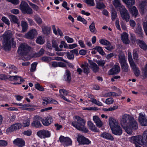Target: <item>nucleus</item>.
<instances>
[{"mask_svg":"<svg viewBox=\"0 0 147 147\" xmlns=\"http://www.w3.org/2000/svg\"><path fill=\"white\" fill-rule=\"evenodd\" d=\"M75 118L76 121H72L70 124L78 130L84 133H87L88 130L85 127V120L78 116H76Z\"/></svg>","mask_w":147,"mask_h":147,"instance_id":"f257e3e1","label":"nucleus"},{"mask_svg":"<svg viewBox=\"0 0 147 147\" xmlns=\"http://www.w3.org/2000/svg\"><path fill=\"white\" fill-rule=\"evenodd\" d=\"M138 127V124L137 121L135 120L133 117L129 118V121L128 123V124L126 127L125 130L126 132L129 134H131L132 130L137 129Z\"/></svg>","mask_w":147,"mask_h":147,"instance_id":"f03ea898","label":"nucleus"},{"mask_svg":"<svg viewBox=\"0 0 147 147\" xmlns=\"http://www.w3.org/2000/svg\"><path fill=\"white\" fill-rule=\"evenodd\" d=\"M123 1L125 3L127 7L129 8V10L131 12L132 15L135 17H137L138 14V9L135 6L131 7L132 5L134 4L135 0H123Z\"/></svg>","mask_w":147,"mask_h":147,"instance_id":"7ed1b4c3","label":"nucleus"},{"mask_svg":"<svg viewBox=\"0 0 147 147\" xmlns=\"http://www.w3.org/2000/svg\"><path fill=\"white\" fill-rule=\"evenodd\" d=\"M128 60L131 67L132 69L135 76L138 77L139 76L140 71L132 58L131 53L130 52L128 53Z\"/></svg>","mask_w":147,"mask_h":147,"instance_id":"20e7f679","label":"nucleus"},{"mask_svg":"<svg viewBox=\"0 0 147 147\" xmlns=\"http://www.w3.org/2000/svg\"><path fill=\"white\" fill-rule=\"evenodd\" d=\"M20 7L22 13L24 14L30 15L33 13L32 10L30 7L28 3L25 1L21 2Z\"/></svg>","mask_w":147,"mask_h":147,"instance_id":"39448f33","label":"nucleus"},{"mask_svg":"<svg viewBox=\"0 0 147 147\" xmlns=\"http://www.w3.org/2000/svg\"><path fill=\"white\" fill-rule=\"evenodd\" d=\"M30 49V47L28 45L22 44L18 47L17 52L20 56H23L28 53Z\"/></svg>","mask_w":147,"mask_h":147,"instance_id":"423d86ee","label":"nucleus"},{"mask_svg":"<svg viewBox=\"0 0 147 147\" xmlns=\"http://www.w3.org/2000/svg\"><path fill=\"white\" fill-rule=\"evenodd\" d=\"M42 118L38 115H36L33 118V121L31 123V126L35 128H40L42 127L40 121Z\"/></svg>","mask_w":147,"mask_h":147,"instance_id":"0eeeda50","label":"nucleus"},{"mask_svg":"<svg viewBox=\"0 0 147 147\" xmlns=\"http://www.w3.org/2000/svg\"><path fill=\"white\" fill-rule=\"evenodd\" d=\"M79 146L89 145L91 143V141L88 138L82 135H78L77 139Z\"/></svg>","mask_w":147,"mask_h":147,"instance_id":"6e6552de","label":"nucleus"},{"mask_svg":"<svg viewBox=\"0 0 147 147\" xmlns=\"http://www.w3.org/2000/svg\"><path fill=\"white\" fill-rule=\"evenodd\" d=\"M119 11L122 18L125 20L127 22H128L130 19V17L128 11L125 7L120 9Z\"/></svg>","mask_w":147,"mask_h":147,"instance_id":"1a4fd4ad","label":"nucleus"},{"mask_svg":"<svg viewBox=\"0 0 147 147\" xmlns=\"http://www.w3.org/2000/svg\"><path fill=\"white\" fill-rule=\"evenodd\" d=\"M37 135L40 138L45 139L50 137L51 134L48 130H40L36 133Z\"/></svg>","mask_w":147,"mask_h":147,"instance_id":"9d476101","label":"nucleus"},{"mask_svg":"<svg viewBox=\"0 0 147 147\" xmlns=\"http://www.w3.org/2000/svg\"><path fill=\"white\" fill-rule=\"evenodd\" d=\"M22 125L20 123H16L11 125L8 128L6 131L7 133H11L20 129L22 127Z\"/></svg>","mask_w":147,"mask_h":147,"instance_id":"9b49d317","label":"nucleus"},{"mask_svg":"<svg viewBox=\"0 0 147 147\" xmlns=\"http://www.w3.org/2000/svg\"><path fill=\"white\" fill-rule=\"evenodd\" d=\"M132 116L124 115L123 116L122 119L121 121V126L124 128H126V127L129 121V118Z\"/></svg>","mask_w":147,"mask_h":147,"instance_id":"f8f14e48","label":"nucleus"},{"mask_svg":"<svg viewBox=\"0 0 147 147\" xmlns=\"http://www.w3.org/2000/svg\"><path fill=\"white\" fill-rule=\"evenodd\" d=\"M138 120L141 126H147V119L146 117L141 113H140L139 114Z\"/></svg>","mask_w":147,"mask_h":147,"instance_id":"ddd939ff","label":"nucleus"},{"mask_svg":"<svg viewBox=\"0 0 147 147\" xmlns=\"http://www.w3.org/2000/svg\"><path fill=\"white\" fill-rule=\"evenodd\" d=\"M112 133L116 136H120L122 134V130L120 126L118 125L111 129Z\"/></svg>","mask_w":147,"mask_h":147,"instance_id":"4468645a","label":"nucleus"},{"mask_svg":"<svg viewBox=\"0 0 147 147\" xmlns=\"http://www.w3.org/2000/svg\"><path fill=\"white\" fill-rule=\"evenodd\" d=\"M129 139L130 141L135 144V145L137 144H139L142 142V136L140 135L133 136L130 137Z\"/></svg>","mask_w":147,"mask_h":147,"instance_id":"2eb2a0df","label":"nucleus"},{"mask_svg":"<svg viewBox=\"0 0 147 147\" xmlns=\"http://www.w3.org/2000/svg\"><path fill=\"white\" fill-rule=\"evenodd\" d=\"M41 121L44 125L48 126L53 122V117L50 116H47L45 119H42Z\"/></svg>","mask_w":147,"mask_h":147,"instance_id":"dca6fc26","label":"nucleus"},{"mask_svg":"<svg viewBox=\"0 0 147 147\" xmlns=\"http://www.w3.org/2000/svg\"><path fill=\"white\" fill-rule=\"evenodd\" d=\"M13 144L18 147H23L25 145V142L22 138H17L13 141Z\"/></svg>","mask_w":147,"mask_h":147,"instance_id":"f3484780","label":"nucleus"},{"mask_svg":"<svg viewBox=\"0 0 147 147\" xmlns=\"http://www.w3.org/2000/svg\"><path fill=\"white\" fill-rule=\"evenodd\" d=\"M71 79V74L69 70L67 69L63 76V80L69 84L70 83Z\"/></svg>","mask_w":147,"mask_h":147,"instance_id":"a211bd4d","label":"nucleus"},{"mask_svg":"<svg viewBox=\"0 0 147 147\" xmlns=\"http://www.w3.org/2000/svg\"><path fill=\"white\" fill-rule=\"evenodd\" d=\"M120 68L119 65H115L112 68L109 70V75H113L117 74L119 72Z\"/></svg>","mask_w":147,"mask_h":147,"instance_id":"6ab92c4d","label":"nucleus"},{"mask_svg":"<svg viewBox=\"0 0 147 147\" xmlns=\"http://www.w3.org/2000/svg\"><path fill=\"white\" fill-rule=\"evenodd\" d=\"M59 93L60 97L62 98L68 102H71V101L69 99H67L65 96H67L68 95V92L65 90V89H60Z\"/></svg>","mask_w":147,"mask_h":147,"instance_id":"aec40b11","label":"nucleus"},{"mask_svg":"<svg viewBox=\"0 0 147 147\" xmlns=\"http://www.w3.org/2000/svg\"><path fill=\"white\" fill-rule=\"evenodd\" d=\"M36 31L35 29H32L25 34V37L28 39H32L34 38Z\"/></svg>","mask_w":147,"mask_h":147,"instance_id":"412c9836","label":"nucleus"},{"mask_svg":"<svg viewBox=\"0 0 147 147\" xmlns=\"http://www.w3.org/2000/svg\"><path fill=\"white\" fill-rule=\"evenodd\" d=\"M136 42L139 47L144 51L147 49V45L143 40L137 39Z\"/></svg>","mask_w":147,"mask_h":147,"instance_id":"4be33fe9","label":"nucleus"},{"mask_svg":"<svg viewBox=\"0 0 147 147\" xmlns=\"http://www.w3.org/2000/svg\"><path fill=\"white\" fill-rule=\"evenodd\" d=\"M100 136L103 138L108 140L111 141L114 140V138L110 134L105 132L102 133L100 135Z\"/></svg>","mask_w":147,"mask_h":147,"instance_id":"5701e85b","label":"nucleus"},{"mask_svg":"<svg viewBox=\"0 0 147 147\" xmlns=\"http://www.w3.org/2000/svg\"><path fill=\"white\" fill-rule=\"evenodd\" d=\"M12 35V33L10 31H8L5 32L2 35L3 38V41H11L10 40Z\"/></svg>","mask_w":147,"mask_h":147,"instance_id":"b1692460","label":"nucleus"},{"mask_svg":"<svg viewBox=\"0 0 147 147\" xmlns=\"http://www.w3.org/2000/svg\"><path fill=\"white\" fill-rule=\"evenodd\" d=\"M147 7V1L144 0L142 1L139 4L140 11L141 13L144 14L145 9Z\"/></svg>","mask_w":147,"mask_h":147,"instance_id":"393cba45","label":"nucleus"},{"mask_svg":"<svg viewBox=\"0 0 147 147\" xmlns=\"http://www.w3.org/2000/svg\"><path fill=\"white\" fill-rule=\"evenodd\" d=\"M3 49L5 51H9L11 49V41H3Z\"/></svg>","mask_w":147,"mask_h":147,"instance_id":"a878e982","label":"nucleus"},{"mask_svg":"<svg viewBox=\"0 0 147 147\" xmlns=\"http://www.w3.org/2000/svg\"><path fill=\"white\" fill-rule=\"evenodd\" d=\"M88 62L91 65V68L93 71L94 73L98 72L99 70V68L97 64L92 60H89Z\"/></svg>","mask_w":147,"mask_h":147,"instance_id":"bb28decb","label":"nucleus"},{"mask_svg":"<svg viewBox=\"0 0 147 147\" xmlns=\"http://www.w3.org/2000/svg\"><path fill=\"white\" fill-rule=\"evenodd\" d=\"M22 78L21 76L16 75L13 76V81H17L19 80H20V81L19 82H15L13 84L14 85H16L17 84L19 85L21 84L23 82L25 81Z\"/></svg>","mask_w":147,"mask_h":147,"instance_id":"cd10ccee","label":"nucleus"},{"mask_svg":"<svg viewBox=\"0 0 147 147\" xmlns=\"http://www.w3.org/2000/svg\"><path fill=\"white\" fill-rule=\"evenodd\" d=\"M88 126L90 130L95 132H99V129H98L95 125L91 121H89L88 122Z\"/></svg>","mask_w":147,"mask_h":147,"instance_id":"c85d7f7f","label":"nucleus"},{"mask_svg":"<svg viewBox=\"0 0 147 147\" xmlns=\"http://www.w3.org/2000/svg\"><path fill=\"white\" fill-rule=\"evenodd\" d=\"M121 39L123 42L125 44H128L129 42L128 34L125 32H123L121 35Z\"/></svg>","mask_w":147,"mask_h":147,"instance_id":"c756f323","label":"nucleus"},{"mask_svg":"<svg viewBox=\"0 0 147 147\" xmlns=\"http://www.w3.org/2000/svg\"><path fill=\"white\" fill-rule=\"evenodd\" d=\"M93 120L98 127L100 128L102 126V123L98 116H93Z\"/></svg>","mask_w":147,"mask_h":147,"instance_id":"7c9ffc66","label":"nucleus"},{"mask_svg":"<svg viewBox=\"0 0 147 147\" xmlns=\"http://www.w3.org/2000/svg\"><path fill=\"white\" fill-rule=\"evenodd\" d=\"M109 125L111 129L118 125L116 123V120L114 118L111 117L109 119Z\"/></svg>","mask_w":147,"mask_h":147,"instance_id":"2f4dec72","label":"nucleus"},{"mask_svg":"<svg viewBox=\"0 0 147 147\" xmlns=\"http://www.w3.org/2000/svg\"><path fill=\"white\" fill-rule=\"evenodd\" d=\"M9 18L12 23L17 24L18 25L19 24V20L16 16L10 15L9 16Z\"/></svg>","mask_w":147,"mask_h":147,"instance_id":"473e14b6","label":"nucleus"},{"mask_svg":"<svg viewBox=\"0 0 147 147\" xmlns=\"http://www.w3.org/2000/svg\"><path fill=\"white\" fill-rule=\"evenodd\" d=\"M113 4L116 8H117L119 7V10L122 8L123 7H125L121 3L120 0H114Z\"/></svg>","mask_w":147,"mask_h":147,"instance_id":"72a5a7b5","label":"nucleus"},{"mask_svg":"<svg viewBox=\"0 0 147 147\" xmlns=\"http://www.w3.org/2000/svg\"><path fill=\"white\" fill-rule=\"evenodd\" d=\"M81 67L83 69V72L84 73L88 75L90 72V71L88 67V65L82 64L81 66Z\"/></svg>","mask_w":147,"mask_h":147,"instance_id":"f704fd0d","label":"nucleus"},{"mask_svg":"<svg viewBox=\"0 0 147 147\" xmlns=\"http://www.w3.org/2000/svg\"><path fill=\"white\" fill-rule=\"evenodd\" d=\"M45 42L44 37L42 36H38L36 39V42L37 44L39 45H42L44 44Z\"/></svg>","mask_w":147,"mask_h":147,"instance_id":"c9c22d12","label":"nucleus"},{"mask_svg":"<svg viewBox=\"0 0 147 147\" xmlns=\"http://www.w3.org/2000/svg\"><path fill=\"white\" fill-rule=\"evenodd\" d=\"M99 42L101 45L105 46H110L111 44L110 42L108 40L104 38L100 39Z\"/></svg>","mask_w":147,"mask_h":147,"instance_id":"e433bc0d","label":"nucleus"},{"mask_svg":"<svg viewBox=\"0 0 147 147\" xmlns=\"http://www.w3.org/2000/svg\"><path fill=\"white\" fill-rule=\"evenodd\" d=\"M93 49L97 50V52L102 55H104L105 54V53L103 50L102 48L101 47L96 46Z\"/></svg>","mask_w":147,"mask_h":147,"instance_id":"4c0bfd02","label":"nucleus"},{"mask_svg":"<svg viewBox=\"0 0 147 147\" xmlns=\"http://www.w3.org/2000/svg\"><path fill=\"white\" fill-rule=\"evenodd\" d=\"M51 30L50 27L46 26L42 28V31L44 34L47 36L50 34Z\"/></svg>","mask_w":147,"mask_h":147,"instance_id":"58836bf2","label":"nucleus"},{"mask_svg":"<svg viewBox=\"0 0 147 147\" xmlns=\"http://www.w3.org/2000/svg\"><path fill=\"white\" fill-rule=\"evenodd\" d=\"M52 47L55 48V51H62V49H59L58 44L55 40H53L52 42Z\"/></svg>","mask_w":147,"mask_h":147,"instance_id":"ea45409f","label":"nucleus"},{"mask_svg":"<svg viewBox=\"0 0 147 147\" xmlns=\"http://www.w3.org/2000/svg\"><path fill=\"white\" fill-rule=\"evenodd\" d=\"M21 26L22 27V32H25L27 30L28 27L27 23L25 21H22Z\"/></svg>","mask_w":147,"mask_h":147,"instance_id":"a19ab883","label":"nucleus"},{"mask_svg":"<svg viewBox=\"0 0 147 147\" xmlns=\"http://www.w3.org/2000/svg\"><path fill=\"white\" fill-rule=\"evenodd\" d=\"M72 141L71 139L68 137H67L65 141L63 143L64 146H67L72 144Z\"/></svg>","mask_w":147,"mask_h":147,"instance_id":"79ce46f5","label":"nucleus"},{"mask_svg":"<svg viewBox=\"0 0 147 147\" xmlns=\"http://www.w3.org/2000/svg\"><path fill=\"white\" fill-rule=\"evenodd\" d=\"M105 6L103 2H98L96 5V8L101 9L105 8Z\"/></svg>","mask_w":147,"mask_h":147,"instance_id":"37998d69","label":"nucleus"},{"mask_svg":"<svg viewBox=\"0 0 147 147\" xmlns=\"http://www.w3.org/2000/svg\"><path fill=\"white\" fill-rule=\"evenodd\" d=\"M136 33L139 37L141 38L143 37V33L142 28L140 27L137 28L136 30Z\"/></svg>","mask_w":147,"mask_h":147,"instance_id":"c03bdc74","label":"nucleus"},{"mask_svg":"<svg viewBox=\"0 0 147 147\" xmlns=\"http://www.w3.org/2000/svg\"><path fill=\"white\" fill-rule=\"evenodd\" d=\"M90 31L92 33H95L96 32V30L95 26V24L94 21L92 22L91 24L89 26Z\"/></svg>","mask_w":147,"mask_h":147,"instance_id":"a18cd8bd","label":"nucleus"},{"mask_svg":"<svg viewBox=\"0 0 147 147\" xmlns=\"http://www.w3.org/2000/svg\"><path fill=\"white\" fill-rule=\"evenodd\" d=\"M38 63L37 62L32 63L31 65L30 71L31 72H34L36 70Z\"/></svg>","mask_w":147,"mask_h":147,"instance_id":"49530a36","label":"nucleus"},{"mask_svg":"<svg viewBox=\"0 0 147 147\" xmlns=\"http://www.w3.org/2000/svg\"><path fill=\"white\" fill-rule=\"evenodd\" d=\"M35 88L40 91H43L44 90V88L41 86L39 83H37L35 84Z\"/></svg>","mask_w":147,"mask_h":147,"instance_id":"de8ad7c7","label":"nucleus"},{"mask_svg":"<svg viewBox=\"0 0 147 147\" xmlns=\"http://www.w3.org/2000/svg\"><path fill=\"white\" fill-rule=\"evenodd\" d=\"M2 21L5 24L8 26L10 25V23L9 19L5 16H3L1 18Z\"/></svg>","mask_w":147,"mask_h":147,"instance_id":"09e8293b","label":"nucleus"},{"mask_svg":"<svg viewBox=\"0 0 147 147\" xmlns=\"http://www.w3.org/2000/svg\"><path fill=\"white\" fill-rule=\"evenodd\" d=\"M29 5L32 7V8L36 11H38L39 9V7L30 1L28 2Z\"/></svg>","mask_w":147,"mask_h":147,"instance_id":"8fccbe9b","label":"nucleus"},{"mask_svg":"<svg viewBox=\"0 0 147 147\" xmlns=\"http://www.w3.org/2000/svg\"><path fill=\"white\" fill-rule=\"evenodd\" d=\"M121 67L123 72H127L128 71L129 66L128 63L125 65H122V66H121Z\"/></svg>","mask_w":147,"mask_h":147,"instance_id":"3c124183","label":"nucleus"},{"mask_svg":"<svg viewBox=\"0 0 147 147\" xmlns=\"http://www.w3.org/2000/svg\"><path fill=\"white\" fill-rule=\"evenodd\" d=\"M111 16L112 20L113 21H114L117 16V13L116 11H112L111 13Z\"/></svg>","mask_w":147,"mask_h":147,"instance_id":"603ef678","label":"nucleus"},{"mask_svg":"<svg viewBox=\"0 0 147 147\" xmlns=\"http://www.w3.org/2000/svg\"><path fill=\"white\" fill-rule=\"evenodd\" d=\"M85 2L90 6H93L95 5L94 0H85Z\"/></svg>","mask_w":147,"mask_h":147,"instance_id":"864d4df0","label":"nucleus"},{"mask_svg":"<svg viewBox=\"0 0 147 147\" xmlns=\"http://www.w3.org/2000/svg\"><path fill=\"white\" fill-rule=\"evenodd\" d=\"M7 141L3 140H0V146L5 147L7 145Z\"/></svg>","mask_w":147,"mask_h":147,"instance_id":"5fc2aeb1","label":"nucleus"},{"mask_svg":"<svg viewBox=\"0 0 147 147\" xmlns=\"http://www.w3.org/2000/svg\"><path fill=\"white\" fill-rule=\"evenodd\" d=\"M113 99L112 98H109L106 100L105 103L107 105H110L113 103Z\"/></svg>","mask_w":147,"mask_h":147,"instance_id":"6e6d98bb","label":"nucleus"},{"mask_svg":"<svg viewBox=\"0 0 147 147\" xmlns=\"http://www.w3.org/2000/svg\"><path fill=\"white\" fill-rule=\"evenodd\" d=\"M42 104L44 106H46L49 103H50L49 99L47 98H45L42 99Z\"/></svg>","mask_w":147,"mask_h":147,"instance_id":"4d7b16f0","label":"nucleus"},{"mask_svg":"<svg viewBox=\"0 0 147 147\" xmlns=\"http://www.w3.org/2000/svg\"><path fill=\"white\" fill-rule=\"evenodd\" d=\"M96 62L99 66L102 67L104 66L105 64V62L103 60H96Z\"/></svg>","mask_w":147,"mask_h":147,"instance_id":"13d9d810","label":"nucleus"},{"mask_svg":"<svg viewBox=\"0 0 147 147\" xmlns=\"http://www.w3.org/2000/svg\"><path fill=\"white\" fill-rule=\"evenodd\" d=\"M65 39L68 43H72L74 42V40L72 38H70L68 36H65Z\"/></svg>","mask_w":147,"mask_h":147,"instance_id":"bf43d9fd","label":"nucleus"},{"mask_svg":"<svg viewBox=\"0 0 147 147\" xmlns=\"http://www.w3.org/2000/svg\"><path fill=\"white\" fill-rule=\"evenodd\" d=\"M66 56L67 58L70 60H73L74 58V55L72 53L70 54L69 52H67Z\"/></svg>","mask_w":147,"mask_h":147,"instance_id":"052dcab7","label":"nucleus"},{"mask_svg":"<svg viewBox=\"0 0 147 147\" xmlns=\"http://www.w3.org/2000/svg\"><path fill=\"white\" fill-rule=\"evenodd\" d=\"M7 1L11 3L13 5H17L18 4L20 3L19 0H6Z\"/></svg>","mask_w":147,"mask_h":147,"instance_id":"680f3d73","label":"nucleus"},{"mask_svg":"<svg viewBox=\"0 0 147 147\" xmlns=\"http://www.w3.org/2000/svg\"><path fill=\"white\" fill-rule=\"evenodd\" d=\"M22 133L25 136H30L32 134V131L31 130H28L24 131Z\"/></svg>","mask_w":147,"mask_h":147,"instance_id":"e2e57ef3","label":"nucleus"},{"mask_svg":"<svg viewBox=\"0 0 147 147\" xmlns=\"http://www.w3.org/2000/svg\"><path fill=\"white\" fill-rule=\"evenodd\" d=\"M67 138V137H65L63 136H61L59 138L60 142L63 144L64 142L65 141Z\"/></svg>","mask_w":147,"mask_h":147,"instance_id":"0e129e2a","label":"nucleus"},{"mask_svg":"<svg viewBox=\"0 0 147 147\" xmlns=\"http://www.w3.org/2000/svg\"><path fill=\"white\" fill-rule=\"evenodd\" d=\"M78 51V49H76L73 50H71L70 51V52L73 54H74L76 56H78L79 55Z\"/></svg>","mask_w":147,"mask_h":147,"instance_id":"69168bd1","label":"nucleus"},{"mask_svg":"<svg viewBox=\"0 0 147 147\" xmlns=\"http://www.w3.org/2000/svg\"><path fill=\"white\" fill-rule=\"evenodd\" d=\"M133 57L135 60H137L138 58V55L137 51L133 52Z\"/></svg>","mask_w":147,"mask_h":147,"instance_id":"338daca9","label":"nucleus"},{"mask_svg":"<svg viewBox=\"0 0 147 147\" xmlns=\"http://www.w3.org/2000/svg\"><path fill=\"white\" fill-rule=\"evenodd\" d=\"M142 141L143 140H147V131H144L143 136H142Z\"/></svg>","mask_w":147,"mask_h":147,"instance_id":"774afa93","label":"nucleus"}]
</instances>
